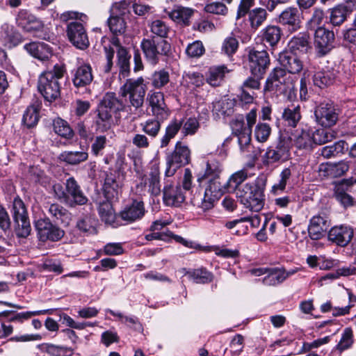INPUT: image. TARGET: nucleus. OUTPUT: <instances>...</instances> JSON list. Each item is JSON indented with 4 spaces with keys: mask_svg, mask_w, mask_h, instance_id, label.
<instances>
[{
    "mask_svg": "<svg viewBox=\"0 0 356 356\" xmlns=\"http://www.w3.org/2000/svg\"><path fill=\"white\" fill-rule=\"evenodd\" d=\"M334 134L326 129H318L316 131L312 130L313 143L316 144H323L331 141L334 138Z\"/></svg>",
    "mask_w": 356,
    "mask_h": 356,
    "instance_id": "obj_61",
    "label": "nucleus"
},
{
    "mask_svg": "<svg viewBox=\"0 0 356 356\" xmlns=\"http://www.w3.org/2000/svg\"><path fill=\"white\" fill-rule=\"evenodd\" d=\"M334 34L323 26L318 27L314 34V47L318 57L327 55L334 47Z\"/></svg>",
    "mask_w": 356,
    "mask_h": 356,
    "instance_id": "obj_12",
    "label": "nucleus"
},
{
    "mask_svg": "<svg viewBox=\"0 0 356 356\" xmlns=\"http://www.w3.org/2000/svg\"><path fill=\"white\" fill-rule=\"evenodd\" d=\"M58 159L70 165H77L88 159V153L85 150L81 151H64L61 152Z\"/></svg>",
    "mask_w": 356,
    "mask_h": 356,
    "instance_id": "obj_34",
    "label": "nucleus"
},
{
    "mask_svg": "<svg viewBox=\"0 0 356 356\" xmlns=\"http://www.w3.org/2000/svg\"><path fill=\"white\" fill-rule=\"evenodd\" d=\"M183 123L176 119L172 120L165 128V133L161 140V147H166L180 130Z\"/></svg>",
    "mask_w": 356,
    "mask_h": 356,
    "instance_id": "obj_47",
    "label": "nucleus"
},
{
    "mask_svg": "<svg viewBox=\"0 0 356 356\" xmlns=\"http://www.w3.org/2000/svg\"><path fill=\"white\" fill-rule=\"evenodd\" d=\"M141 49L148 63H158L162 56H167L170 51V44L165 40L154 37L144 38L140 44Z\"/></svg>",
    "mask_w": 356,
    "mask_h": 356,
    "instance_id": "obj_4",
    "label": "nucleus"
},
{
    "mask_svg": "<svg viewBox=\"0 0 356 356\" xmlns=\"http://www.w3.org/2000/svg\"><path fill=\"white\" fill-rule=\"evenodd\" d=\"M353 305L349 304L345 307H332V305L330 302H327L323 303L321 306V310L322 312L325 313L330 311H332V315L334 316H344L350 313V310L352 308Z\"/></svg>",
    "mask_w": 356,
    "mask_h": 356,
    "instance_id": "obj_59",
    "label": "nucleus"
},
{
    "mask_svg": "<svg viewBox=\"0 0 356 356\" xmlns=\"http://www.w3.org/2000/svg\"><path fill=\"white\" fill-rule=\"evenodd\" d=\"M353 343V333L350 327H346L341 336V338L337 344V349L342 351L349 348Z\"/></svg>",
    "mask_w": 356,
    "mask_h": 356,
    "instance_id": "obj_63",
    "label": "nucleus"
},
{
    "mask_svg": "<svg viewBox=\"0 0 356 356\" xmlns=\"http://www.w3.org/2000/svg\"><path fill=\"white\" fill-rule=\"evenodd\" d=\"M24 50L33 58L40 60H49L52 55V48L43 42H31L24 45Z\"/></svg>",
    "mask_w": 356,
    "mask_h": 356,
    "instance_id": "obj_23",
    "label": "nucleus"
},
{
    "mask_svg": "<svg viewBox=\"0 0 356 356\" xmlns=\"http://www.w3.org/2000/svg\"><path fill=\"white\" fill-rule=\"evenodd\" d=\"M161 120L149 119L140 124L143 131L152 137H156L161 129Z\"/></svg>",
    "mask_w": 356,
    "mask_h": 356,
    "instance_id": "obj_56",
    "label": "nucleus"
},
{
    "mask_svg": "<svg viewBox=\"0 0 356 356\" xmlns=\"http://www.w3.org/2000/svg\"><path fill=\"white\" fill-rule=\"evenodd\" d=\"M278 60L281 65L288 71V74H298L303 70V63L297 55L289 51L279 54Z\"/></svg>",
    "mask_w": 356,
    "mask_h": 356,
    "instance_id": "obj_25",
    "label": "nucleus"
},
{
    "mask_svg": "<svg viewBox=\"0 0 356 356\" xmlns=\"http://www.w3.org/2000/svg\"><path fill=\"white\" fill-rule=\"evenodd\" d=\"M99 105L111 111L113 113L125 111L127 107H129L122 100L119 99L113 92H107L104 96Z\"/></svg>",
    "mask_w": 356,
    "mask_h": 356,
    "instance_id": "obj_35",
    "label": "nucleus"
},
{
    "mask_svg": "<svg viewBox=\"0 0 356 356\" xmlns=\"http://www.w3.org/2000/svg\"><path fill=\"white\" fill-rule=\"evenodd\" d=\"M99 215L106 224L113 225L115 219V214L111 203L108 201L101 202L98 208Z\"/></svg>",
    "mask_w": 356,
    "mask_h": 356,
    "instance_id": "obj_45",
    "label": "nucleus"
},
{
    "mask_svg": "<svg viewBox=\"0 0 356 356\" xmlns=\"http://www.w3.org/2000/svg\"><path fill=\"white\" fill-rule=\"evenodd\" d=\"M15 224V231L17 237L26 238L31 231L30 222L28 217L19 220H14Z\"/></svg>",
    "mask_w": 356,
    "mask_h": 356,
    "instance_id": "obj_57",
    "label": "nucleus"
},
{
    "mask_svg": "<svg viewBox=\"0 0 356 356\" xmlns=\"http://www.w3.org/2000/svg\"><path fill=\"white\" fill-rule=\"evenodd\" d=\"M292 86L290 75L283 68H275L266 81L265 92H285Z\"/></svg>",
    "mask_w": 356,
    "mask_h": 356,
    "instance_id": "obj_8",
    "label": "nucleus"
},
{
    "mask_svg": "<svg viewBox=\"0 0 356 356\" xmlns=\"http://www.w3.org/2000/svg\"><path fill=\"white\" fill-rule=\"evenodd\" d=\"M23 41V37L13 24L3 22L0 25V44L13 49Z\"/></svg>",
    "mask_w": 356,
    "mask_h": 356,
    "instance_id": "obj_15",
    "label": "nucleus"
},
{
    "mask_svg": "<svg viewBox=\"0 0 356 356\" xmlns=\"http://www.w3.org/2000/svg\"><path fill=\"white\" fill-rule=\"evenodd\" d=\"M191 151L186 145L177 142L172 152L166 156L165 177H172L177 170L188 164L190 161Z\"/></svg>",
    "mask_w": 356,
    "mask_h": 356,
    "instance_id": "obj_6",
    "label": "nucleus"
},
{
    "mask_svg": "<svg viewBox=\"0 0 356 356\" xmlns=\"http://www.w3.org/2000/svg\"><path fill=\"white\" fill-rule=\"evenodd\" d=\"M72 83L75 88H86L92 80V67L89 64H83L72 72Z\"/></svg>",
    "mask_w": 356,
    "mask_h": 356,
    "instance_id": "obj_24",
    "label": "nucleus"
},
{
    "mask_svg": "<svg viewBox=\"0 0 356 356\" xmlns=\"http://www.w3.org/2000/svg\"><path fill=\"white\" fill-rule=\"evenodd\" d=\"M348 13L342 5L333 8L330 11V20L332 25L339 26L346 19Z\"/></svg>",
    "mask_w": 356,
    "mask_h": 356,
    "instance_id": "obj_54",
    "label": "nucleus"
},
{
    "mask_svg": "<svg viewBox=\"0 0 356 356\" xmlns=\"http://www.w3.org/2000/svg\"><path fill=\"white\" fill-rule=\"evenodd\" d=\"M231 71L225 65L211 66L206 74V81L211 86H218L223 81L225 74Z\"/></svg>",
    "mask_w": 356,
    "mask_h": 356,
    "instance_id": "obj_32",
    "label": "nucleus"
},
{
    "mask_svg": "<svg viewBox=\"0 0 356 356\" xmlns=\"http://www.w3.org/2000/svg\"><path fill=\"white\" fill-rule=\"evenodd\" d=\"M327 229V220L321 216H314L308 226L309 236L312 240H318L323 236Z\"/></svg>",
    "mask_w": 356,
    "mask_h": 356,
    "instance_id": "obj_33",
    "label": "nucleus"
},
{
    "mask_svg": "<svg viewBox=\"0 0 356 356\" xmlns=\"http://www.w3.org/2000/svg\"><path fill=\"white\" fill-rule=\"evenodd\" d=\"M270 64L268 54L266 50L252 49L248 54V65L254 76L262 78Z\"/></svg>",
    "mask_w": 356,
    "mask_h": 356,
    "instance_id": "obj_10",
    "label": "nucleus"
},
{
    "mask_svg": "<svg viewBox=\"0 0 356 356\" xmlns=\"http://www.w3.org/2000/svg\"><path fill=\"white\" fill-rule=\"evenodd\" d=\"M314 115L316 122L325 127L334 125L338 120V113L332 104L321 103L316 107Z\"/></svg>",
    "mask_w": 356,
    "mask_h": 356,
    "instance_id": "obj_16",
    "label": "nucleus"
},
{
    "mask_svg": "<svg viewBox=\"0 0 356 356\" xmlns=\"http://www.w3.org/2000/svg\"><path fill=\"white\" fill-rule=\"evenodd\" d=\"M222 193L220 184H209L207 186L204 195L195 196L192 200V204L206 211L214 206L215 201Z\"/></svg>",
    "mask_w": 356,
    "mask_h": 356,
    "instance_id": "obj_11",
    "label": "nucleus"
},
{
    "mask_svg": "<svg viewBox=\"0 0 356 356\" xmlns=\"http://www.w3.org/2000/svg\"><path fill=\"white\" fill-rule=\"evenodd\" d=\"M349 169L348 162L341 161L339 163H329L326 165H321L320 170L326 172L327 175L332 177H341Z\"/></svg>",
    "mask_w": 356,
    "mask_h": 356,
    "instance_id": "obj_43",
    "label": "nucleus"
},
{
    "mask_svg": "<svg viewBox=\"0 0 356 356\" xmlns=\"http://www.w3.org/2000/svg\"><path fill=\"white\" fill-rule=\"evenodd\" d=\"M42 346V350L50 356H72L74 353V349L67 346L51 343H44Z\"/></svg>",
    "mask_w": 356,
    "mask_h": 356,
    "instance_id": "obj_49",
    "label": "nucleus"
},
{
    "mask_svg": "<svg viewBox=\"0 0 356 356\" xmlns=\"http://www.w3.org/2000/svg\"><path fill=\"white\" fill-rule=\"evenodd\" d=\"M149 102L152 114L155 118L164 121L169 117L170 111L165 103L164 95L162 92H152L149 95Z\"/></svg>",
    "mask_w": 356,
    "mask_h": 356,
    "instance_id": "obj_21",
    "label": "nucleus"
},
{
    "mask_svg": "<svg viewBox=\"0 0 356 356\" xmlns=\"http://www.w3.org/2000/svg\"><path fill=\"white\" fill-rule=\"evenodd\" d=\"M120 93L122 97L128 96L131 106L136 108L142 106L145 95L144 79L139 77L137 79H129L121 86Z\"/></svg>",
    "mask_w": 356,
    "mask_h": 356,
    "instance_id": "obj_5",
    "label": "nucleus"
},
{
    "mask_svg": "<svg viewBox=\"0 0 356 356\" xmlns=\"http://www.w3.org/2000/svg\"><path fill=\"white\" fill-rule=\"evenodd\" d=\"M186 196L180 186L166 184L163 190V200L165 205L178 207L184 202Z\"/></svg>",
    "mask_w": 356,
    "mask_h": 356,
    "instance_id": "obj_20",
    "label": "nucleus"
},
{
    "mask_svg": "<svg viewBox=\"0 0 356 356\" xmlns=\"http://www.w3.org/2000/svg\"><path fill=\"white\" fill-rule=\"evenodd\" d=\"M252 174L245 168L234 172L227 182V189L229 192L235 191L236 197L245 207L254 212L261 211L264 205V188L265 180L257 178L254 181L241 184Z\"/></svg>",
    "mask_w": 356,
    "mask_h": 356,
    "instance_id": "obj_1",
    "label": "nucleus"
},
{
    "mask_svg": "<svg viewBox=\"0 0 356 356\" xmlns=\"http://www.w3.org/2000/svg\"><path fill=\"white\" fill-rule=\"evenodd\" d=\"M12 212L14 220H19L28 217L25 205L19 197H15L13 200Z\"/></svg>",
    "mask_w": 356,
    "mask_h": 356,
    "instance_id": "obj_58",
    "label": "nucleus"
},
{
    "mask_svg": "<svg viewBox=\"0 0 356 356\" xmlns=\"http://www.w3.org/2000/svg\"><path fill=\"white\" fill-rule=\"evenodd\" d=\"M151 80L154 88H161L169 82V73L165 70L156 71L152 74Z\"/></svg>",
    "mask_w": 356,
    "mask_h": 356,
    "instance_id": "obj_60",
    "label": "nucleus"
},
{
    "mask_svg": "<svg viewBox=\"0 0 356 356\" xmlns=\"http://www.w3.org/2000/svg\"><path fill=\"white\" fill-rule=\"evenodd\" d=\"M325 19L324 12L321 9H315L311 19L308 22V28L316 31L318 27L323 26Z\"/></svg>",
    "mask_w": 356,
    "mask_h": 356,
    "instance_id": "obj_62",
    "label": "nucleus"
},
{
    "mask_svg": "<svg viewBox=\"0 0 356 356\" xmlns=\"http://www.w3.org/2000/svg\"><path fill=\"white\" fill-rule=\"evenodd\" d=\"M97 111L98 114L95 121L97 129L101 132L106 131L111 127L113 113L100 105L98 106Z\"/></svg>",
    "mask_w": 356,
    "mask_h": 356,
    "instance_id": "obj_36",
    "label": "nucleus"
},
{
    "mask_svg": "<svg viewBox=\"0 0 356 356\" xmlns=\"http://www.w3.org/2000/svg\"><path fill=\"white\" fill-rule=\"evenodd\" d=\"M150 31L154 34L161 39L166 38L170 31V26L161 19H156L152 22Z\"/></svg>",
    "mask_w": 356,
    "mask_h": 356,
    "instance_id": "obj_53",
    "label": "nucleus"
},
{
    "mask_svg": "<svg viewBox=\"0 0 356 356\" xmlns=\"http://www.w3.org/2000/svg\"><path fill=\"white\" fill-rule=\"evenodd\" d=\"M282 31L277 26H268L262 31V40L267 42L270 46L276 45L280 40Z\"/></svg>",
    "mask_w": 356,
    "mask_h": 356,
    "instance_id": "obj_44",
    "label": "nucleus"
},
{
    "mask_svg": "<svg viewBox=\"0 0 356 356\" xmlns=\"http://www.w3.org/2000/svg\"><path fill=\"white\" fill-rule=\"evenodd\" d=\"M272 132L271 127L266 122H258L254 129L253 136L255 140L261 143L266 142Z\"/></svg>",
    "mask_w": 356,
    "mask_h": 356,
    "instance_id": "obj_50",
    "label": "nucleus"
},
{
    "mask_svg": "<svg viewBox=\"0 0 356 356\" xmlns=\"http://www.w3.org/2000/svg\"><path fill=\"white\" fill-rule=\"evenodd\" d=\"M193 12L194 10L192 8L177 6L169 13V17L177 23L188 25Z\"/></svg>",
    "mask_w": 356,
    "mask_h": 356,
    "instance_id": "obj_42",
    "label": "nucleus"
},
{
    "mask_svg": "<svg viewBox=\"0 0 356 356\" xmlns=\"http://www.w3.org/2000/svg\"><path fill=\"white\" fill-rule=\"evenodd\" d=\"M279 22L288 26L290 31H295L300 27V13L296 8L289 7L279 15Z\"/></svg>",
    "mask_w": 356,
    "mask_h": 356,
    "instance_id": "obj_26",
    "label": "nucleus"
},
{
    "mask_svg": "<svg viewBox=\"0 0 356 356\" xmlns=\"http://www.w3.org/2000/svg\"><path fill=\"white\" fill-rule=\"evenodd\" d=\"M16 22L24 32L31 33L34 37L43 40L49 38L48 29L43 22L26 10L22 9L18 12Z\"/></svg>",
    "mask_w": 356,
    "mask_h": 356,
    "instance_id": "obj_3",
    "label": "nucleus"
},
{
    "mask_svg": "<svg viewBox=\"0 0 356 356\" xmlns=\"http://www.w3.org/2000/svg\"><path fill=\"white\" fill-rule=\"evenodd\" d=\"M38 236L42 241H58L64 236V231L53 225L48 218H40L35 222Z\"/></svg>",
    "mask_w": 356,
    "mask_h": 356,
    "instance_id": "obj_14",
    "label": "nucleus"
},
{
    "mask_svg": "<svg viewBox=\"0 0 356 356\" xmlns=\"http://www.w3.org/2000/svg\"><path fill=\"white\" fill-rule=\"evenodd\" d=\"M113 44L117 47V56H118V66L119 67V77L120 79L127 78L130 72V58L131 56L129 54L126 48L120 45V42L118 38H113Z\"/></svg>",
    "mask_w": 356,
    "mask_h": 356,
    "instance_id": "obj_28",
    "label": "nucleus"
},
{
    "mask_svg": "<svg viewBox=\"0 0 356 356\" xmlns=\"http://www.w3.org/2000/svg\"><path fill=\"white\" fill-rule=\"evenodd\" d=\"M184 275L188 277V279L193 280L197 284H206L212 281L213 275L206 268H197L186 270L184 268Z\"/></svg>",
    "mask_w": 356,
    "mask_h": 356,
    "instance_id": "obj_39",
    "label": "nucleus"
},
{
    "mask_svg": "<svg viewBox=\"0 0 356 356\" xmlns=\"http://www.w3.org/2000/svg\"><path fill=\"white\" fill-rule=\"evenodd\" d=\"M282 118L284 126L294 128L301 119L300 106L288 107L284 108Z\"/></svg>",
    "mask_w": 356,
    "mask_h": 356,
    "instance_id": "obj_38",
    "label": "nucleus"
},
{
    "mask_svg": "<svg viewBox=\"0 0 356 356\" xmlns=\"http://www.w3.org/2000/svg\"><path fill=\"white\" fill-rule=\"evenodd\" d=\"M221 165L216 161H207L205 168L197 175V181L201 185L203 182L207 184L216 183L220 184L219 177L221 172Z\"/></svg>",
    "mask_w": 356,
    "mask_h": 356,
    "instance_id": "obj_19",
    "label": "nucleus"
},
{
    "mask_svg": "<svg viewBox=\"0 0 356 356\" xmlns=\"http://www.w3.org/2000/svg\"><path fill=\"white\" fill-rule=\"evenodd\" d=\"M267 13L265 9L257 8L253 9L249 13V20L251 26L254 29H257L266 20Z\"/></svg>",
    "mask_w": 356,
    "mask_h": 356,
    "instance_id": "obj_55",
    "label": "nucleus"
},
{
    "mask_svg": "<svg viewBox=\"0 0 356 356\" xmlns=\"http://www.w3.org/2000/svg\"><path fill=\"white\" fill-rule=\"evenodd\" d=\"M53 126L55 133L60 136L66 139L73 138L74 131L65 120L58 118L54 120Z\"/></svg>",
    "mask_w": 356,
    "mask_h": 356,
    "instance_id": "obj_51",
    "label": "nucleus"
},
{
    "mask_svg": "<svg viewBox=\"0 0 356 356\" xmlns=\"http://www.w3.org/2000/svg\"><path fill=\"white\" fill-rule=\"evenodd\" d=\"M67 34L70 41L77 48L84 49L89 46V40L83 24L72 22L67 25Z\"/></svg>",
    "mask_w": 356,
    "mask_h": 356,
    "instance_id": "obj_17",
    "label": "nucleus"
},
{
    "mask_svg": "<svg viewBox=\"0 0 356 356\" xmlns=\"http://www.w3.org/2000/svg\"><path fill=\"white\" fill-rule=\"evenodd\" d=\"M111 32L115 35H122L126 30V22L119 15H111L107 20Z\"/></svg>",
    "mask_w": 356,
    "mask_h": 356,
    "instance_id": "obj_52",
    "label": "nucleus"
},
{
    "mask_svg": "<svg viewBox=\"0 0 356 356\" xmlns=\"http://www.w3.org/2000/svg\"><path fill=\"white\" fill-rule=\"evenodd\" d=\"M145 180L147 182V193L152 196L161 194L160 170L158 164L151 165L149 172L145 176Z\"/></svg>",
    "mask_w": 356,
    "mask_h": 356,
    "instance_id": "obj_31",
    "label": "nucleus"
},
{
    "mask_svg": "<svg viewBox=\"0 0 356 356\" xmlns=\"http://www.w3.org/2000/svg\"><path fill=\"white\" fill-rule=\"evenodd\" d=\"M291 141L286 135H280L277 144L270 146L266 153L265 158L268 163H275L286 161L290 156Z\"/></svg>",
    "mask_w": 356,
    "mask_h": 356,
    "instance_id": "obj_9",
    "label": "nucleus"
},
{
    "mask_svg": "<svg viewBox=\"0 0 356 356\" xmlns=\"http://www.w3.org/2000/svg\"><path fill=\"white\" fill-rule=\"evenodd\" d=\"M308 39V35L304 33L294 36L289 42V51L295 54L306 53L309 48Z\"/></svg>",
    "mask_w": 356,
    "mask_h": 356,
    "instance_id": "obj_37",
    "label": "nucleus"
},
{
    "mask_svg": "<svg viewBox=\"0 0 356 356\" xmlns=\"http://www.w3.org/2000/svg\"><path fill=\"white\" fill-rule=\"evenodd\" d=\"M338 74V71L332 66H326L317 71L313 76L314 84L324 88L332 84Z\"/></svg>",
    "mask_w": 356,
    "mask_h": 356,
    "instance_id": "obj_30",
    "label": "nucleus"
},
{
    "mask_svg": "<svg viewBox=\"0 0 356 356\" xmlns=\"http://www.w3.org/2000/svg\"><path fill=\"white\" fill-rule=\"evenodd\" d=\"M354 235L353 227L347 225H340L332 227L327 234L328 240L341 247H346Z\"/></svg>",
    "mask_w": 356,
    "mask_h": 356,
    "instance_id": "obj_18",
    "label": "nucleus"
},
{
    "mask_svg": "<svg viewBox=\"0 0 356 356\" xmlns=\"http://www.w3.org/2000/svg\"><path fill=\"white\" fill-rule=\"evenodd\" d=\"M356 192V179L353 177L344 179L336 184L334 189V197L344 209L355 207L356 200L350 193Z\"/></svg>",
    "mask_w": 356,
    "mask_h": 356,
    "instance_id": "obj_7",
    "label": "nucleus"
},
{
    "mask_svg": "<svg viewBox=\"0 0 356 356\" xmlns=\"http://www.w3.org/2000/svg\"><path fill=\"white\" fill-rule=\"evenodd\" d=\"M186 52L191 58L200 57L204 54V47L202 42L197 40L187 46Z\"/></svg>",
    "mask_w": 356,
    "mask_h": 356,
    "instance_id": "obj_64",
    "label": "nucleus"
},
{
    "mask_svg": "<svg viewBox=\"0 0 356 356\" xmlns=\"http://www.w3.org/2000/svg\"><path fill=\"white\" fill-rule=\"evenodd\" d=\"M40 104L35 102L27 107L25 111L22 122L27 128H31L35 126L39 120V111L40 110Z\"/></svg>",
    "mask_w": 356,
    "mask_h": 356,
    "instance_id": "obj_40",
    "label": "nucleus"
},
{
    "mask_svg": "<svg viewBox=\"0 0 356 356\" xmlns=\"http://www.w3.org/2000/svg\"><path fill=\"white\" fill-rule=\"evenodd\" d=\"M288 137L291 141V146L293 145L298 149L309 148L313 143L312 129L307 125L302 126Z\"/></svg>",
    "mask_w": 356,
    "mask_h": 356,
    "instance_id": "obj_22",
    "label": "nucleus"
},
{
    "mask_svg": "<svg viewBox=\"0 0 356 356\" xmlns=\"http://www.w3.org/2000/svg\"><path fill=\"white\" fill-rule=\"evenodd\" d=\"M65 187L66 189L65 204L74 207L87 204L88 199L74 177L67 178L65 182Z\"/></svg>",
    "mask_w": 356,
    "mask_h": 356,
    "instance_id": "obj_13",
    "label": "nucleus"
},
{
    "mask_svg": "<svg viewBox=\"0 0 356 356\" xmlns=\"http://www.w3.org/2000/svg\"><path fill=\"white\" fill-rule=\"evenodd\" d=\"M144 202L141 199L134 200L121 212L122 219L128 222H134L140 219L145 214Z\"/></svg>",
    "mask_w": 356,
    "mask_h": 356,
    "instance_id": "obj_27",
    "label": "nucleus"
},
{
    "mask_svg": "<svg viewBox=\"0 0 356 356\" xmlns=\"http://www.w3.org/2000/svg\"><path fill=\"white\" fill-rule=\"evenodd\" d=\"M347 143L343 140H339L331 145H327L321 149V155L325 159L335 157L343 152Z\"/></svg>",
    "mask_w": 356,
    "mask_h": 356,
    "instance_id": "obj_48",
    "label": "nucleus"
},
{
    "mask_svg": "<svg viewBox=\"0 0 356 356\" xmlns=\"http://www.w3.org/2000/svg\"><path fill=\"white\" fill-rule=\"evenodd\" d=\"M284 281L283 268H269L267 275L263 278V283L266 286H276Z\"/></svg>",
    "mask_w": 356,
    "mask_h": 356,
    "instance_id": "obj_46",
    "label": "nucleus"
},
{
    "mask_svg": "<svg viewBox=\"0 0 356 356\" xmlns=\"http://www.w3.org/2000/svg\"><path fill=\"white\" fill-rule=\"evenodd\" d=\"M234 103L227 99L216 100L212 104V112L214 115L229 116L233 113Z\"/></svg>",
    "mask_w": 356,
    "mask_h": 356,
    "instance_id": "obj_41",
    "label": "nucleus"
},
{
    "mask_svg": "<svg viewBox=\"0 0 356 356\" xmlns=\"http://www.w3.org/2000/svg\"><path fill=\"white\" fill-rule=\"evenodd\" d=\"M125 175L120 170L113 172L106 173L104 180V191L106 193H109L111 190L113 191L111 196L114 197L118 196V191L123 186Z\"/></svg>",
    "mask_w": 356,
    "mask_h": 356,
    "instance_id": "obj_29",
    "label": "nucleus"
},
{
    "mask_svg": "<svg viewBox=\"0 0 356 356\" xmlns=\"http://www.w3.org/2000/svg\"><path fill=\"white\" fill-rule=\"evenodd\" d=\"M64 72V67L56 64L51 70L44 71L39 76L38 89L46 100L52 102L60 97V80L63 79Z\"/></svg>",
    "mask_w": 356,
    "mask_h": 356,
    "instance_id": "obj_2",
    "label": "nucleus"
}]
</instances>
